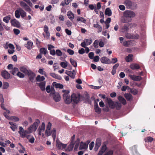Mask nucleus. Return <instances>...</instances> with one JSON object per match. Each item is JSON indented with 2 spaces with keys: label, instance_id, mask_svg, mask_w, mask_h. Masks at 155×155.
I'll return each instance as SVG.
<instances>
[{
  "label": "nucleus",
  "instance_id": "obj_1",
  "mask_svg": "<svg viewBox=\"0 0 155 155\" xmlns=\"http://www.w3.org/2000/svg\"><path fill=\"white\" fill-rule=\"evenodd\" d=\"M51 124L50 122L48 123L46 128L45 131V134L47 137L49 136L52 134V136L54 139H55L56 136V129L53 128L51 131Z\"/></svg>",
  "mask_w": 155,
  "mask_h": 155
},
{
  "label": "nucleus",
  "instance_id": "obj_2",
  "mask_svg": "<svg viewBox=\"0 0 155 155\" xmlns=\"http://www.w3.org/2000/svg\"><path fill=\"white\" fill-rule=\"evenodd\" d=\"M62 92L64 93L63 94L64 101L66 104H70L72 101L71 97L69 94V91L68 90H63Z\"/></svg>",
  "mask_w": 155,
  "mask_h": 155
},
{
  "label": "nucleus",
  "instance_id": "obj_3",
  "mask_svg": "<svg viewBox=\"0 0 155 155\" xmlns=\"http://www.w3.org/2000/svg\"><path fill=\"white\" fill-rule=\"evenodd\" d=\"M19 131L18 133L20 135L21 137L22 138L26 137L28 139H29L30 135H27V134H30L29 133L28 130H24L22 127H20Z\"/></svg>",
  "mask_w": 155,
  "mask_h": 155
},
{
  "label": "nucleus",
  "instance_id": "obj_4",
  "mask_svg": "<svg viewBox=\"0 0 155 155\" xmlns=\"http://www.w3.org/2000/svg\"><path fill=\"white\" fill-rule=\"evenodd\" d=\"M40 123V121L38 120H36L33 124L31 125L28 128V130L29 131V133H31L33 131H35L37 130Z\"/></svg>",
  "mask_w": 155,
  "mask_h": 155
},
{
  "label": "nucleus",
  "instance_id": "obj_5",
  "mask_svg": "<svg viewBox=\"0 0 155 155\" xmlns=\"http://www.w3.org/2000/svg\"><path fill=\"white\" fill-rule=\"evenodd\" d=\"M50 95L52 96L54 101L56 102L59 101L61 100V97L59 94L57 92H55L53 88L52 89Z\"/></svg>",
  "mask_w": 155,
  "mask_h": 155
},
{
  "label": "nucleus",
  "instance_id": "obj_6",
  "mask_svg": "<svg viewBox=\"0 0 155 155\" xmlns=\"http://www.w3.org/2000/svg\"><path fill=\"white\" fill-rule=\"evenodd\" d=\"M67 144H64L61 142L59 140H57L56 147L58 150H62L65 149V148L67 147Z\"/></svg>",
  "mask_w": 155,
  "mask_h": 155
},
{
  "label": "nucleus",
  "instance_id": "obj_7",
  "mask_svg": "<svg viewBox=\"0 0 155 155\" xmlns=\"http://www.w3.org/2000/svg\"><path fill=\"white\" fill-rule=\"evenodd\" d=\"M124 16L126 17H128L129 19L134 18L135 16V13L131 11H126L124 12Z\"/></svg>",
  "mask_w": 155,
  "mask_h": 155
},
{
  "label": "nucleus",
  "instance_id": "obj_8",
  "mask_svg": "<svg viewBox=\"0 0 155 155\" xmlns=\"http://www.w3.org/2000/svg\"><path fill=\"white\" fill-rule=\"evenodd\" d=\"M44 31L45 33V35L44 33H43V35L44 36V38H46L48 39H49L50 34L48 31V28L47 25H45L44 28Z\"/></svg>",
  "mask_w": 155,
  "mask_h": 155
},
{
  "label": "nucleus",
  "instance_id": "obj_9",
  "mask_svg": "<svg viewBox=\"0 0 155 155\" xmlns=\"http://www.w3.org/2000/svg\"><path fill=\"white\" fill-rule=\"evenodd\" d=\"M92 42V39H85L84 40L83 42L81 43V46L84 48H85L86 45H90Z\"/></svg>",
  "mask_w": 155,
  "mask_h": 155
},
{
  "label": "nucleus",
  "instance_id": "obj_10",
  "mask_svg": "<svg viewBox=\"0 0 155 155\" xmlns=\"http://www.w3.org/2000/svg\"><path fill=\"white\" fill-rule=\"evenodd\" d=\"M45 128V125L44 122H42L41 126H40L38 130V134L39 135H41L42 133L44 131Z\"/></svg>",
  "mask_w": 155,
  "mask_h": 155
},
{
  "label": "nucleus",
  "instance_id": "obj_11",
  "mask_svg": "<svg viewBox=\"0 0 155 155\" xmlns=\"http://www.w3.org/2000/svg\"><path fill=\"white\" fill-rule=\"evenodd\" d=\"M11 23L12 25L18 28L21 27L20 23L15 19H12L11 20Z\"/></svg>",
  "mask_w": 155,
  "mask_h": 155
},
{
  "label": "nucleus",
  "instance_id": "obj_12",
  "mask_svg": "<svg viewBox=\"0 0 155 155\" xmlns=\"http://www.w3.org/2000/svg\"><path fill=\"white\" fill-rule=\"evenodd\" d=\"M20 3L21 6L26 11L28 12H30L31 11V9L25 2L21 1L20 2Z\"/></svg>",
  "mask_w": 155,
  "mask_h": 155
},
{
  "label": "nucleus",
  "instance_id": "obj_13",
  "mask_svg": "<svg viewBox=\"0 0 155 155\" xmlns=\"http://www.w3.org/2000/svg\"><path fill=\"white\" fill-rule=\"evenodd\" d=\"M71 97L72 101L76 104L78 103L80 100V97L77 96L75 94H73L71 96Z\"/></svg>",
  "mask_w": 155,
  "mask_h": 155
},
{
  "label": "nucleus",
  "instance_id": "obj_14",
  "mask_svg": "<svg viewBox=\"0 0 155 155\" xmlns=\"http://www.w3.org/2000/svg\"><path fill=\"white\" fill-rule=\"evenodd\" d=\"M129 76L134 81H140L141 80L142 78L139 76H136L135 75L129 74Z\"/></svg>",
  "mask_w": 155,
  "mask_h": 155
},
{
  "label": "nucleus",
  "instance_id": "obj_15",
  "mask_svg": "<svg viewBox=\"0 0 155 155\" xmlns=\"http://www.w3.org/2000/svg\"><path fill=\"white\" fill-rule=\"evenodd\" d=\"M19 69L21 71L27 74L31 71L30 70H28L25 66H23L20 67Z\"/></svg>",
  "mask_w": 155,
  "mask_h": 155
},
{
  "label": "nucleus",
  "instance_id": "obj_16",
  "mask_svg": "<svg viewBox=\"0 0 155 155\" xmlns=\"http://www.w3.org/2000/svg\"><path fill=\"white\" fill-rule=\"evenodd\" d=\"M2 77L5 79H8L10 77V74L6 71H4L2 72Z\"/></svg>",
  "mask_w": 155,
  "mask_h": 155
},
{
  "label": "nucleus",
  "instance_id": "obj_17",
  "mask_svg": "<svg viewBox=\"0 0 155 155\" xmlns=\"http://www.w3.org/2000/svg\"><path fill=\"white\" fill-rule=\"evenodd\" d=\"M88 144L85 143L81 142L80 144L79 149V150L86 149L88 147Z\"/></svg>",
  "mask_w": 155,
  "mask_h": 155
},
{
  "label": "nucleus",
  "instance_id": "obj_18",
  "mask_svg": "<svg viewBox=\"0 0 155 155\" xmlns=\"http://www.w3.org/2000/svg\"><path fill=\"white\" fill-rule=\"evenodd\" d=\"M101 62L104 64H109L110 63V60L107 58L104 57L101 58Z\"/></svg>",
  "mask_w": 155,
  "mask_h": 155
},
{
  "label": "nucleus",
  "instance_id": "obj_19",
  "mask_svg": "<svg viewBox=\"0 0 155 155\" xmlns=\"http://www.w3.org/2000/svg\"><path fill=\"white\" fill-rule=\"evenodd\" d=\"M28 75L29 79L31 82H33L35 76V74L33 72L31 71L27 74Z\"/></svg>",
  "mask_w": 155,
  "mask_h": 155
},
{
  "label": "nucleus",
  "instance_id": "obj_20",
  "mask_svg": "<svg viewBox=\"0 0 155 155\" xmlns=\"http://www.w3.org/2000/svg\"><path fill=\"white\" fill-rule=\"evenodd\" d=\"M101 144V140L99 138L97 139L96 143L95 146L94 148V150L96 151H97L99 147H100Z\"/></svg>",
  "mask_w": 155,
  "mask_h": 155
},
{
  "label": "nucleus",
  "instance_id": "obj_21",
  "mask_svg": "<svg viewBox=\"0 0 155 155\" xmlns=\"http://www.w3.org/2000/svg\"><path fill=\"white\" fill-rule=\"evenodd\" d=\"M74 144V143L71 142V143L68 146V147L65 148V150L67 152H69L72 150Z\"/></svg>",
  "mask_w": 155,
  "mask_h": 155
},
{
  "label": "nucleus",
  "instance_id": "obj_22",
  "mask_svg": "<svg viewBox=\"0 0 155 155\" xmlns=\"http://www.w3.org/2000/svg\"><path fill=\"white\" fill-rule=\"evenodd\" d=\"M131 20L130 19H129L128 17H126L124 16H124L122 17L121 19V21L123 23H127L131 21Z\"/></svg>",
  "mask_w": 155,
  "mask_h": 155
},
{
  "label": "nucleus",
  "instance_id": "obj_23",
  "mask_svg": "<svg viewBox=\"0 0 155 155\" xmlns=\"http://www.w3.org/2000/svg\"><path fill=\"white\" fill-rule=\"evenodd\" d=\"M130 68L132 70L138 69L140 68L139 65L136 63H133L130 65Z\"/></svg>",
  "mask_w": 155,
  "mask_h": 155
},
{
  "label": "nucleus",
  "instance_id": "obj_24",
  "mask_svg": "<svg viewBox=\"0 0 155 155\" xmlns=\"http://www.w3.org/2000/svg\"><path fill=\"white\" fill-rule=\"evenodd\" d=\"M45 81L41 82L39 84V87L42 91H45Z\"/></svg>",
  "mask_w": 155,
  "mask_h": 155
},
{
  "label": "nucleus",
  "instance_id": "obj_25",
  "mask_svg": "<svg viewBox=\"0 0 155 155\" xmlns=\"http://www.w3.org/2000/svg\"><path fill=\"white\" fill-rule=\"evenodd\" d=\"M124 97L128 101H130L132 100V96L130 94L127 93L125 94Z\"/></svg>",
  "mask_w": 155,
  "mask_h": 155
},
{
  "label": "nucleus",
  "instance_id": "obj_26",
  "mask_svg": "<svg viewBox=\"0 0 155 155\" xmlns=\"http://www.w3.org/2000/svg\"><path fill=\"white\" fill-rule=\"evenodd\" d=\"M107 149V147L105 145L102 146L101 150L99 151L98 155H102L104 152Z\"/></svg>",
  "mask_w": 155,
  "mask_h": 155
},
{
  "label": "nucleus",
  "instance_id": "obj_27",
  "mask_svg": "<svg viewBox=\"0 0 155 155\" xmlns=\"http://www.w3.org/2000/svg\"><path fill=\"white\" fill-rule=\"evenodd\" d=\"M107 101L109 104L110 107L113 108L114 106V102L112 101L110 98H107Z\"/></svg>",
  "mask_w": 155,
  "mask_h": 155
},
{
  "label": "nucleus",
  "instance_id": "obj_28",
  "mask_svg": "<svg viewBox=\"0 0 155 155\" xmlns=\"http://www.w3.org/2000/svg\"><path fill=\"white\" fill-rule=\"evenodd\" d=\"M33 44V43L31 41H28V42L27 44L25 45V46L28 49L30 50L32 48V46Z\"/></svg>",
  "mask_w": 155,
  "mask_h": 155
},
{
  "label": "nucleus",
  "instance_id": "obj_29",
  "mask_svg": "<svg viewBox=\"0 0 155 155\" xmlns=\"http://www.w3.org/2000/svg\"><path fill=\"white\" fill-rule=\"evenodd\" d=\"M94 108L95 112L97 114H99L101 113V109L99 107L97 104H96L94 105Z\"/></svg>",
  "mask_w": 155,
  "mask_h": 155
},
{
  "label": "nucleus",
  "instance_id": "obj_30",
  "mask_svg": "<svg viewBox=\"0 0 155 155\" xmlns=\"http://www.w3.org/2000/svg\"><path fill=\"white\" fill-rule=\"evenodd\" d=\"M118 99L123 105H125L126 104L127 102L126 100L121 96H119Z\"/></svg>",
  "mask_w": 155,
  "mask_h": 155
},
{
  "label": "nucleus",
  "instance_id": "obj_31",
  "mask_svg": "<svg viewBox=\"0 0 155 155\" xmlns=\"http://www.w3.org/2000/svg\"><path fill=\"white\" fill-rule=\"evenodd\" d=\"M129 25L128 24H125L122 28V32H127L128 29Z\"/></svg>",
  "mask_w": 155,
  "mask_h": 155
},
{
  "label": "nucleus",
  "instance_id": "obj_32",
  "mask_svg": "<svg viewBox=\"0 0 155 155\" xmlns=\"http://www.w3.org/2000/svg\"><path fill=\"white\" fill-rule=\"evenodd\" d=\"M50 75L52 77L58 80H61L62 79V78L60 76H58V75L54 73H50Z\"/></svg>",
  "mask_w": 155,
  "mask_h": 155
},
{
  "label": "nucleus",
  "instance_id": "obj_33",
  "mask_svg": "<svg viewBox=\"0 0 155 155\" xmlns=\"http://www.w3.org/2000/svg\"><path fill=\"white\" fill-rule=\"evenodd\" d=\"M124 3L127 8H130L132 5V3L130 1L126 0Z\"/></svg>",
  "mask_w": 155,
  "mask_h": 155
},
{
  "label": "nucleus",
  "instance_id": "obj_34",
  "mask_svg": "<svg viewBox=\"0 0 155 155\" xmlns=\"http://www.w3.org/2000/svg\"><path fill=\"white\" fill-rule=\"evenodd\" d=\"M72 0H64V2H62L60 5H62V6H64L65 5H68Z\"/></svg>",
  "mask_w": 155,
  "mask_h": 155
},
{
  "label": "nucleus",
  "instance_id": "obj_35",
  "mask_svg": "<svg viewBox=\"0 0 155 155\" xmlns=\"http://www.w3.org/2000/svg\"><path fill=\"white\" fill-rule=\"evenodd\" d=\"M65 73L69 75L72 78L74 79L75 77V75L74 73H73L71 71H66Z\"/></svg>",
  "mask_w": 155,
  "mask_h": 155
},
{
  "label": "nucleus",
  "instance_id": "obj_36",
  "mask_svg": "<svg viewBox=\"0 0 155 155\" xmlns=\"http://www.w3.org/2000/svg\"><path fill=\"white\" fill-rule=\"evenodd\" d=\"M105 14L106 15H107L108 16L111 15L112 14L111 11L109 8H107L106 9Z\"/></svg>",
  "mask_w": 155,
  "mask_h": 155
},
{
  "label": "nucleus",
  "instance_id": "obj_37",
  "mask_svg": "<svg viewBox=\"0 0 155 155\" xmlns=\"http://www.w3.org/2000/svg\"><path fill=\"white\" fill-rule=\"evenodd\" d=\"M78 21H81V22L85 23L86 22V19L82 17L78 16L77 18Z\"/></svg>",
  "mask_w": 155,
  "mask_h": 155
},
{
  "label": "nucleus",
  "instance_id": "obj_38",
  "mask_svg": "<svg viewBox=\"0 0 155 155\" xmlns=\"http://www.w3.org/2000/svg\"><path fill=\"white\" fill-rule=\"evenodd\" d=\"M45 79V77L43 76H41L40 75H38L36 78V80L37 81H43Z\"/></svg>",
  "mask_w": 155,
  "mask_h": 155
},
{
  "label": "nucleus",
  "instance_id": "obj_39",
  "mask_svg": "<svg viewBox=\"0 0 155 155\" xmlns=\"http://www.w3.org/2000/svg\"><path fill=\"white\" fill-rule=\"evenodd\" d=\"M67 15L68 16L69 18L71 20H73L74 18V14L71 12H68Z\"/></svg>",
  "mask_w": 155,
  "mask_h": 155
},
{
  "label": "nucleus",
  "instance_id": "obj_40",
  "mask_svg": "<svg viewBox=\"0 0 155 155\" xmlns=\"http://www.w3.org/2000/svg\"><path fill=\"white\" fill-rule=\"evenodd\" d=\"M40 53L44 54V55H46L48 52V51L46 48H41L40 50Z\"/></svg>",
  "mask_w": 155,
  "mask_h": 155
},
{
  "label": "nucleus",
  "instance_id": "obj_41",
  "mask_svg": "<svg viewBox=\"0 0 155 155\" xmlns=\"http://www.w3.org/2000/svg\"><path fill=\"white\" fill-rule=\"evenodd\" d=\"M11 19V16L10 15H8L4 17L3 19V21L6 23H8L9 22V20Z\"/></svg>",
  "mask_w": 155,
  "mask_h": 155
},
{
  "label": "nucleus",
  "instance_id": "obj_42",
  "mask_svg": "<svg viewBox=\"0 0 155 155\" xmlns=\"http://www.w3.org/2000/svg\"><path fill=\"white\" fill-rule=\"evenodd\" d=\"M133 55L131 54L128 55L125 58L126 61L127 62H130L132 60Z\"/></svg>",
  "mask_w": 155,
  "mask_h": 155
},
{
  "label": "nucleus",
  "instance_id": "obj_43",
  "mask_svg": "<svg viewBox=\"0 0 155 155\" xmlns=\"http://www.w3.org/2000/svg\"><path fill=\"white\" fill-rule=\"evenodd\" d=\"M18 69L17 68L15 67L12 69L10 72L12 74L15 75L17 72H18Z\"/></svg>",
  "mask_w": 155,
  "mask_h": 155
},
{
  "label": "nucleus",
  "instance_id": "obj_44",
  "mask_svg": "<svg viewBox=\"0 0 155 155\" xmlns=\"http://www.w3.org/2000/svg\"><path fill=\"white\" fill-rule=\"evenodd\" d=\"M10 113V111L8 110H6V112L4 113V116L8 119L9 120L10 117H9L8 114Z\"/></svg>",
  "mask_w": 155,
  "mask_h": 155
},
{
  "label": "nucleus",
  "instance_id": "obj_45",
  "mask_svg": "<svg viewBox=\"0 0 155 155\" xmlns=\"http://www.w3.org/2000/svg\"><path fill=\"white\" fill-rule=\"evenodd\" d=\"M19 11L21 15L22 18H23L26 16V12L22 9L20 8Z\"/></svg>",
  "mask_w": 155,
  "mask_h": 155
},
{
  "label": "nucleus",
  "instance_id": "obj_46",
  "mask_svg": "<svg viewBox=\"0 0 155 155\" xmlns=\"http://www.w3.org/2000/svg\"><path fill=\"white\" fill-rule=\"evenodd\" d=\"M70 60L71 64L74 67H76L77 66V63L76 61L71 58H70Z\"/></svg>",
  "mask_w": 155,
  "mask_h": 155
},
{
  "label": "nucleus",
  "instance_id": "obj_47",
  "mask_svg": "<svg viewBox=\"0 0 155 155\" xmlns=\"http://www.w3.org/2000/svg\"><path fill=\"white\" fill-rule=\"evenodd\" d=\"M68 63L65 61V62H61L60 63V65L63 68H65L67 67Z\"/></svg>",
  "mask_w": 155,
  "mask_h": 155
},
{
  "label": "nucleus",
  "instance_id": "obj_48",
  "mask_svg": "<svg viewBox=\"0 0 155 155\" xmlns=\"http://www.w3.org/2000/svg\"><path fill=\"white\" fill-rule=\"evenodd\" d=\"M153 139L150 137H146L144 139V140L145 142H150L153 141Z\"/></svg>",
  "mask_w": 155,
  "mask_h": 155
},
{
  "label": "nucleus",
  "instance_id": "obj_49",
  "mask_svg": "<svg viewBox=\"0 0 155 155\" xmlns=\"http://www.w3.org/2000/svg\"><path fill=\"white\" fill-rule=\"evenodd\" d=\"M20 12L19 11V8L16 10L15 12V16L17 18H19L20 17Z\"/></svg>",
  "mask_w": 155,
  "mask_h": 155
},
{
  "label": "nucleus",
  "instance_id": "obj_50",
  "mask_svg": "<svg viewBox=\"0 0 155 155\" xmlns=\"http://www.w3.org/2000/svg\"><path fill=\"white\" fill-rule=\"evenodd\" d=\"M9 120H12L14 121H17L19 120V118L15 116L10 117Z\"/></svg>",
  "mask_w": 155,
  "mask_h": 155
},
{
  "label": "nucleus",
  "instance_id": "obj_51",
  "mask_svg": "<svg viewBox=\"0 0 155 155\" xmlns=\"http://www.w3.org/2000/svg\"><path fill=\"white\" fill-rule=\"evenodd\" d=\"M130 92L134 95H136L138 92L135 89H130Z\"/></svg>",
  "mask_w": 155,
  "mask_h": 155
},
{
  "label": "nucleus",
  "instance_id": "obj_52",
  "mask_svg": "<svg viewBox=\"0 0 155 155\" xmlns=\"http://www.w3.org/2000/svg\"><path fill=\"white\" fill-rule=\"evenodd\" d=\"M94 27L98 28L100 32H101L102 31V28L101 26L98 24H94Z\"/></svg>",
  "mask_w": 155,
  "mask_h": 155
},
{
  "label": "nucleus",
  "instance_id": "obj_53",
  "mask_svg": "<svg viewBox=\"0 0 155 155\" xmlns=\"http://www.w3.org/2000/svg\"><path fill=\"white\" fill-rule=\"evenodd\" d=\"M38 72L40 74L44 75L45 77H47V75L46 73L44 71L43 69H40L38 70Z\"/></svg>",
  "mask_w": 155,
  "mask_h": 155
},
{
  "label": "nucleus",
  "instance_id": "obj_54",
  "mask_svg": "<svg viewBox=\"0 0 155 155\" xmlns=\"http://www.w3.org/2000/svg\"><path fill=\"white\" fill-rule=\"evenodd\" d=\"M99 43V40H95L93 43V45L94 47L95 48H98V44Z\"/></svg>",
  "mask_w": 155,
  "mask_h": 155
},
{
  "label": "nucleus",
  "instance_id": "obj_55",
  "mask_svg": "<svg viewBox=\"0 0 155 155\" xmlns=\"http://www.w3.org/2000/svg\"><path fill=\"white\" fill-rule=\"evenodd\" d=\"M17 75L19 78H23L24 77L25 75L24 74L21 73L20 72L18 71L17 74Z\"/></svg>",
  "mask_w": 155,
  "mask_h": 155
},
{
  "label": "nucleus",
  "instance_id": "obj_56",
  "mask_svg": "<svg viewBox=\"0 0 155 155\" xmlns=\"http://www.w3.org/2000/svg\"><path fill=\"white\" fill-rule=\"evenodd\" d=\"M117 61V58H113L111 59V61L110 60V64L111 63L114 64Z\"/></svg>",
  "mask_w": 155,
  "mask_h": 155
},
{
  "label": "nucleus",
  "instance_id": "obj_57",
  "mask_svg": "<svg viewBox=\"0 0 155 155\" xmlns=\"http://www.w3.org/2000/svg\"><path fill=\"white\" fill-rule=\"evenodd\" d=\"M130 44V41H124L123 43V45L125 47L129 46Z\"/></svg>",
  "mask_w": 155,
  "mask_h": 155
},
{
  "label": "nucleus",
  "instance_id": "obj_58",
  "mask_svg": "<svg viewBox=\"0 0 155 155\" xmlns=\"http://www.w3.org/2000/svg\"><path fill=\"white\" fill-rule=\"evenodd\" d=\"M24 1L27 3L31 7L33 6V5L30 0H23Z\"/></svg>",
  "mask_w": 155,
  "mask_h": 155
},
{
  "label": "nucleus",
  "instance_id": "obj_59",
  "mask_svg": "<svg viewBox=\"0 0 155 155\" xmlns=\"http://www.w3.org/2000/svg\"><path fill=\"white\" fill-rule=\"evenodd\" d=\"M56 54L58 56H60L62 55V52L59 49L56 50Z\"/></svg>",
  "mask_w": 155,
  "mask_h": 155
},
{
  "label": "nucleus",
  "instance_id": "obj_60",
  "mask_svg": "<svg viewBox=\"0 0 155 155\" xmlns=\"http://www.w3.org/2000/svg\"><path fill=\"white\" fill-rule=\"evenodd\" d=\"M13 31L15 34L16 35H18L20 33V31L18 29L14 28Z\"/></svg>",
  "mask_w": 155,
  "mask_h": 155
},
{
  "label": "nucleus",
  "instance_id": "obj_61",
  "mask_svg": "<svg viewBox=\"0 0 155 155\" xmlns=\"http://www.w3.org/2000/svg\"><path fill=\"white\" fill-rule=\"evenodd\" d=\"M9 86V84L8 82H5L4 83L3 87L4 89L7 88Z\"/></svg>",
  "mask_w": 155,
  "mask_h": 155
},
{
  "label": "nucleus",
  "instance_id": "obj_62",
  "mask_svg": "<svg viewBox=\"0 0 155 155\" xmlns=\"http://www.w3.org/2000/svg\"><path fill=\"white\" fill-rule=\"evenodd\" d=\"M67 52L71 55H72L74 53V52L73 50L69 49L67 50Z\"/></svg>",
  "mask_w": 155,
  "mask_h": 155
},
{
  "label": "nucleus",
  "instance_id": "obj_63",
  "mask_svg": "<svg viewBox=\"0 0 155 155\" xmlns=\"http://www.w3.org/2000/svg\"><path fill=\"white\" fill-rule=\"evenodd\" d=\"M115 105L116 108L118 110L120 109L121 106V104L118 103H117L115 104Z\"/></svg>",
  "mask_w": 155,
  "mask_h": 155
},
{
  "label": "nucleus",
  "instance_id": "obj_64",
  "mask_svg": "<svg viewBox=\"0 0 155 155\" xmlns=\"http://www.w3.org/2000/svg\"><path fill=\"white\" fill-rule=\"evenodd\" d=\"M10 127L14 131H15L17 128V126H16V124L14 125H13L12 126H11Z\"/></svg>",
  "mask_w": 155,
  "mask_h": 155
}]
</instances>
